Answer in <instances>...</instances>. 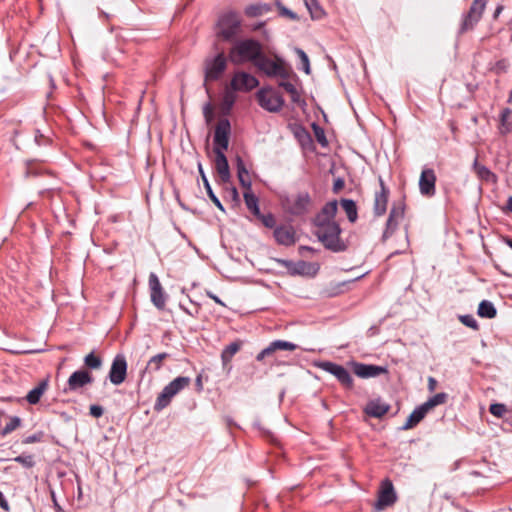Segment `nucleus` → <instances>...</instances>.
<instances>
[{
	"mask_svg": "<svg viewBox=\"0 0 512 512\" xmlns=\"http://www.w3.org/2000/svg\"><path fill=\"white\" fill-rule=\"evenodd\" d=\"M337 212L336 199L322 206V246L333 253H342L348 250L350 242L341 237L342 228L339 220L336 219Z\"/></svg>",
	"mask_w": 512,
	"mask_h": 512,
	"instance_id": "obj_1",
	"label": "nucleus"
},
{
	"mask_svg": "<svg viewBox=\"0 0 512 512\" xmlns=\"http://www.w3.org/2000/svg\"><path fill=\"white\" fill-rule=\"evenodd\" d=\"M231 133V124L227 118L218 121L214 130V153H215V170L223 183H227L231 179L230 168L227 157L224 153L229 146V137Z\"/></svg>",
	"mask_w": 512,
	"mask_h": 512,
	"instance_id": "obj_2",
	"label": "nucleus"
},
{
	"mask_svg": "<svg viewBox=\"0 0 512 512\" xmlns=\"http://www.w3.org/2000/svg\"><path fill=\"white\" fill-rule=\"evenodd\" d=\"M263 54L260 41L253 38L237 40L229 51V58L234 64L255 63Z\"/></svg>",
	"mask_w": 512,
	"mask_h": 512,
	"instance_id": "obj_3",
	"label": "nucleus"
},
{
	"mask_svg": "<svg viewBox=\"0 0 512 512\" xmlns=\"http://www.w3.org/2000/svg\"><path fill=\"white\" fill-rule=\"evenodd\" d=\"M241 25L242 21L238 12L226 11L217 20V36L224 41H231L240 33Z\"/></svg>",
	"mask_w": 512,
	"mask_h": 512,
	"instance_id": "obj_4",
	"label": "nucleus"
},
{
	"mask_svg": "<svg viewBox=\"0 0 512 512\" xmlns=\"http://www.w3.org/2000/svg\"><path fill=\"white\" fill-rule=\"evenodd\" d=\"M191 383L190 377L178 376L169 382L159 393L154 404V410L160 412L168 407L173 399L180 391L188 387Z\"/></svg>",
	"mask_w": 512,
	"mask_h": 512,
	"instance_id": "obj_5",
	"label": "nucleus"
},
{
	"mask_svg": "<svg viewBox=\"0 0 512 512\" xmlns=\"http://www.w3.org/2000/svg\"><path fill=\"white\" fill-rule=\"evenodd\" d=\"M255 67L268 77L288 79L291 74V70L286 67L281 58L277 57L275 60H272L264 53L261 55L257 63H255Z\"/></svg>",
	"mask_w": 512,
	"mask_h": 512,
	"instance_id": "obj_6",
	"label": "nucleus"
},
{
	"mask_svg": "<svg viewBox=\"0 0 512 512\" xmlns=\"http://www.w3.org/2000/svg\"><path fill=\"white\" fill-rule=\"evenodd\" d=\"M487 1L488 0H473L469 10L462 15L458 35H463L476 27L483 16Z\"/></svg>",
	"mask_w": 512,
	"mask_h": 512,
	"instance_id": "obj_7",
	"label": "nucleus"
},
{
	"mask_svg": "<svg viewBox=\"0 0 512 512\" xmlns=\"http://www.w3.org/2000/svg\"><path fill=\"white\" fill-rule=\"evenodd\" d=\"M281 205L286 213L300 216L308 211L311 205V198L307 192H299L296 195L282 197Z\"/></svg>",
	"mask_w": 512,
	"mask_h": 512,
	"instance_id": "obj_8",
	"label": "nucleus"
},
{
	"mask_svg": "<svg viewBox=\"0 0 512 512\" xmlns=\"http://www.w3.org/2000/svg\"><path fill=\"white\" fill-rule=\"evenodd\" d=\"M258 104L268 112H279L283 105V97L274 89L263 87L256 93Z\"/></svg>",
	"mask_w": 512,
	"mask_h": 512,
	"instance_id": "obj_9",
	"label": "nucleus"
},
{
	"mask_svg": "<svg viewBox=\"0 0 512 512\" xmlns=\"http://www.w3.org/2000/svg\"><path fill=\"white\" fill-rule=\"evenodd\" d=\"M227 68V58L223 52L204 61V78L206 82H214L221 78Z\"/></svg>",
	"mask_w": 512,
	"mask_h": 512,
	"instance_id": "obj_10",
	"label": "nucleus"
},
{
	"mask_svg": "<svg viewBox=\"0 0 512 512\" xmlns=\"http://www.w3.org/2000/svg\"><path fill=\"white\" fill-rule=\"evenodd\" d=\"M406 204L404 198L398 201H395L392 204V207L389 212L388 219L386 221L385 229L382 234V241H386L390 238L393 233L396 231L399 221L402 220L405 216Z\"/></svg>",
	"mask_w": 512,
	"mask_h": 512,
	"instance_id": "obj_11",
	"label": "nucleus"
},
{
	"mask_svg": "<svg viewBox=\"0 0 512 512\" xmlns=\"http://www.w3.org/2000/svg\"><path fill=\"white\" fill-rule=\"evenodd\" d=\"M398 497L394 489V485L389 478H385L381 481L378 490L377 501L374 504L376 511H382L386 507L394 505Z\"/></svg>",
	"mask_w": 512,
	"mask_h": 512,
	"instance_id": "obj_12",
	"label": "nucleus"
},
{
	"mask_svg": "<svg viewBox=\"0 0 512 512\" xmlns=\"http://www.w3.org/2000/svg\"><path fill=\"white\" fill-rule=\"evenodd\" d=\"M322 370L333 375L345 389L353 388V378L344 366L330 361H322Z\"/></svg>",
	"mask_w": 512,
	"mask_h": 512,
	"instance_id": "obj_13",
	"label": "nucleus"
},
{
	"mask_svg": "<svg viewBox=\"0 0 512 512\" xmlns=\"http://www.w3.org/2000/svg\"><path fill=\"white\" fill-rule=\"evenodd\" d=\"M349 364L353 373L363 379L378 377L382 374H388L389 372L386 366L366 364L357 361H351Z\"/></svg>",
	"mask_w": 512,
	"mask_h": 512,
	"instance_id": "obj_14",
	"label": "nucleus"
},
{
	"mask_svg": "<svg viewBox=\"0 0 512 512\" xmlns=\"http://www.w3.org/2000/svg\"><path fill=\"white\" fill-rule=\"evenodd\" d=\"M230 86L233 91L249 92L259 86V81L250 73L239 71L234 73Z\"/></svg>",
	"mask_w": 512,
	"mask_h": 512,
	"instance_id": "obj_15",
	"label": "nucleus"
},
{
	"mask_svg": "<svg viewBox=\"0 0 512 512\" xmlns=\"http://www.w3.org/2000/svg\"><path fill=\"white\" fill-rule=\"evenodd\" d=\"M127 361L123 354H117L112 361L108 378L113 385L122 384L127 376Z\"/></svg>",
	"mask_w": 512,
	"mask_h": 512,
	"instance_id": "obj_16",
	"label": "nucleus"
},
{
	"mask_svg": "<svg viewBox=\"0 0 512 512\" xmlns=\"http://www.w3.org/2000/svg\"><path fill=\"white\" fill-rule=\"evenodd\" d=\"M148 283L151 302L158 310H163L166 305L167 296L162 288L158 276L153 272L150 273Z\"/></svg>",
	"mask_w": 512,
	"mask_h": 512,
	"instance_id": "obj_17",
	"label": "nucleus"
},
{
	"mask_svg": "<svg viewBox=\"0 0 512 512\" xmlns=\"http://www.w3.org/2000/svg\"><path fill=\"white\" fill-rule=\"evenodd\" d=\"M436 174L431 168H423L419 178V191L422 196L431 198L436 194Z\"/></svg>",
	"mask_w": 512,
	"mask_h": 512,
	"instance_id": "obj_18",
	"label": "nucleus"
},
{
	"mask_svg": "<svg viewBox=\"0 0 512 512\" xmlns=\"http://www.w3.org/2000/svg\"><path fill=\"white\" fill-rule=\"evenodd\" d=\"M94 378L92 374L87 370H77L73 372L67 380L64 392H74L83 388L86 385L93 383Z\"/></svg>",
	"mask_w": 512,
	"mask_h": 512,
	"instance_id": "obj_19",
	"label": "nucleus"
},
{
	"mask_svg": "<svg viewBox=\"0 0 512 512\" xmlns=\"http://www.w3.org/2000/svg\"><path fill=\"white\" fill-rule=\"evenodd\" d=\"M380 190L375 192L374 196V205H373V213L375 216L380 217L383 216L387 211V204L390 195V190L386 186L383 178L379 176L378 178Z\"/></svg>",
	"mask_w": 512,
	"mask_h": 512,
	"instance_id": "obj_20",
	"label": "nucleus"
},
{
	"mask_svg": "<svg viewBox=\"0 0 512 512\" xmlns=\"http://www.w3.org/2000/svg\"><path fill=\"white\" fill-rule=\"evenodd\" d=\"M273 237L278 245L292 246L297 241L296 231L291 225H278L273 231Z\"/></svg>",
	"mask_w": 512,
	"mask_h": 512,
	"instance_id": "obj_21",
	"label": "nucleus"
},
{
	"mask_svg": "<svg viewBox=\"0 0 512 512\" xmlns=\"http://www.w3.org/2000/svg\"><path fill=\"white\" fill-rule=\"evenodd\" d=\"M291 275H315V265L303 260L294 262L291 260H280Z\"/></svg>",
	"mask_w": 512,
	"mask_h": 512,
	"instance_id": "obj_22",
	"label": "nucleus"
},
{
	"mask_svg": "<svg viewBox=\"0 0 512 512\" xmlns=\"http://www.w3.org/2000/svg\"><path fill=\"white\" fill-rule=\"evenodd\" d=\"M296 348L297 346L292 342L285 340H275L257 354L256 360L262 361L265 357L272 355L278 350L294 351Z\"/></svg>",
	"mask_w": 512,
	"mask_h": 512,
	"instance_id": "obj_23",
	"label": "nucleus"
},
{
	"mask_svg": "<svg viewBox=\"0 0 512 512\" xmlns=\"http://www.w3.org/2000/svg\"><path fill=\"white\" fill-rule=\"evenodd\" d=\"M428 412L429 410L426 408V406H424L423 403L417 406L408 416L405 424L401 429L408 430L414 428L425 418Z\"/></svg>",
	"mask_w": 512,
	"mask_h": 512,
	"instance_id": "obj_24",
	"label": "nucleus"
},
{
	"mask_svg": "<svg viewBox=\"0 0 512 512\" xmlns=\"http://www.w3.org/2000/svg\"><path fill=\"white\" fill-rule=\"evenodd\" d=\"M48 389V380H42L40 381L36 387H34L32 390L28 392V394L25 397V400L30 405H36L39 403L41 397Z\"/></svg>",
	"mask_w": 512,
	"mask_h": 512,
	"instance_id": "obj_25",
	"label": "nucleus"
},
{
	"mask_svg": "<svg viewBox=\"0 0 512 512\" xmlns=\"http://www.w3.org/2000/svg\"><path fill=\"white\" fill-rule=\"evenodd\" d=\"M472 170L481 181L495 182L497 179L496 175L487 166L478 162L477 157L472 164Z\"/></svg>",
	"mask_w": 512,
	"mask_h": 512,
	"instance_id": "obj_26",
	"label": "nucleus"
},
{
	"mask_svg": "<svg viewBox=\"0 0 512 512\" xmlns=\"http://www.w3.org/2000/svg\"><path fill=\"white\" fill-rule=\"evenodd\" d=\"M236 169H237V177H238L240 185L242 187H244L245 189L250 190L251 179L249 176V172L246 168V165H245L243 159L240 156L236 157Z\"/></svg>",
	"mask_w": 512,
	"mask_h": 512,
	"instance_id": "obj_27",
	"label": "nucleus"
},
{
	"mask_svg": "<svg viewBox=\"0 0 512 512\" xmlns=\"http://www.w3.org/2000/svg\"><path fill=\"white\" fill-rule=\"evenodd\" d=\"M363 276H360V277H357L356 279L354 280H349V281H342V282H338L336 284H330L329 286H327L323 291L322 293L327 296V297H335V296H338L342 293H344L348 288H349V285L362 278Z\"/></svg>",
	"mask_w": 512,
	"mask_h": 512,
	"instance_id": "obj_28",
	"label": "nucleus"
},
{
	"mask_svg": "<svg viewBox=\"0 0 512 512\" xmlns=\"http://www.w3.org/2000/svg\"><path fill=\"white\" fill-rule=\"evenodd\" d=\"M340 205L344 210L347 219L350 223H355L358 220V207L354 200L348 198H342Z\"/></svg>",
	"mask_w": 512,
	"mask_h": 512,
	"instance_id": "obj_29",
	"label": "nucleus"
},
{
	"mask_svg": "<svg viewBox=\"0 0 512 512\" xmlns=\"http://www.w3.org/2000/svg\"><path fill=\"white\" fill-rule=\"evenodd\" d=\"M198 170H199V173H200V176H201V179L203 181V185L206 189V192H207V195L209 197V199L213 202V204L221 211H225L221 201L219 200V198L215 195V193L213 192L212 190V187L209 183V180L207 179L206 175H205V172L203 170V167H202V164L201 163H198Z\"/></svg>",
	"mask_w": 512,
	"mask_h": 512,
	"instance_id": "obj_30",
	"label": "nucleus"
},
{
	"mask_svg": "<svg viewBox=\"0 0 512 512\" xmlns=\"http://www.w3.org/2000/svg\"><path fill=\"white\" fill-rule=\"evenodd\" d=\"M389 405L379 401H371L365 408V413L370 417L381 418L389 411Z\"/></svg>",
	"mask_w": 512,
	"mask_h": 512,
	"instance_id": "obj_31",
	"label": "nucleus"
},
{
	"mask_svg": "<svg viewBox=\"0 0 512 512\" xmlns=\"http://www.w3.org/2000/svg\"><path fill=\"white\" fill-rule=\"evenodd\" d=\"M168 358H170V354L167 352L158 353L152 356L148 360L145 370L150 373L158 372L163 367L164 361Z\"/></svg>",
	"mask_w": 512,
	"mask_h": 512,
	"instance_id": "obj_32",
	"label": "nucleus"
},
{
	"mask_svg": "<svg viewBox=\"0 0 512 512\" xmlns=\"http://www.w3.org/2000/svg\"><path fill=\"white\" fill-rule=\"evenodd\" d=\"M247 209L256 217L260 216V207L258 197L250 190L246 189L243 194Z\"/></svg>",
	"mask_w": 512,
	"mask_h": 512,
	"instance_id": "obj_33",
	"label": "nucleus"
},
{
	"mask_svg": "<svg viewBox=\"0 0 512 512\" xmlns=\"http://www.w3.org/2000/svg\"><path fill=\"white\" fill-rule=\"evenodd\" d=\"M242 341L236 340L231 342L229 345L225 346V348L221 352V361L223 365L228 364L234 355L241 349Z\"/></svg>",
	"mask_w": 512,
	"mask_h": 512,
	"instance_id": "obj_34",
	"label": "nucleus"
},
{
	"mask_svg": "<svg viewBox=\"0 0 512 512\" xmlns=\"http://www.w3.org/2000/svg\"><path fill=\"white\" fill-rule=\"evenodd\" d=\"M477 314L481 318L492 319L497 315V309L489 300H482L478 305Z\"/></svg>",
	"mask_w": 512,
	"mask_h": 512,
	"instance_id": "obj_35",
	"label": "nucleus"
},
{
	"mask_svg": "<svg viewBox=\"0 0 512 512\" xmlns=\"http://www.w3.org/2000/svg\"><path fill=\"white\" fill-rule=\"evenodd\" d=\"M271 9L269 4L266 3H255L248 5L244 13L247 17L253 18V17H259L264 15L265 13L269 12Z\"/></svg>",
	"mask_w": 512,
	"mask_h": 512,
	"instance_id": "obj_36",
	"label": "nucleus"
},
{
	"mask_svg": "<svg viewBox=\"0 0 512 512\" xmlns=\"http://www.w3.org/2000/svg\"><path fill=\"white\" fill-rule=\"evenodd\" d=\"M279 86L282 87L290 95L291 101L293 103H301V96L293 83L286 81V79H282V81L279 83Z\"/></svg>",
	"mask_w": 512,
	"mask_h": 512,
	"instance_id": "obj_37",
	"label": "nucleus"
},
{
	"mask_svg": "<svg viewBox=\"0 0 512 512\" xmlns=\"http://www.w3.org/2000/svg\"><path fill=\"white\" fill-rule=\"evenodd\" d=\"M22 424V419L19 416H11L9 417V421L5 424V426L0 430V434L2 437H6L11 434L13 431L18 429Z\"/></svg>",
	"mask_w": 512,
	"mask_h": 512,
	"instance_id": "obj_38",
	"label": "nucleus"
},
{
	"mask_svg": "<svg viewBox=\"0 0 512 512\" xmlns=\"http://www.w3.org/2000/svg\"><path fill=\"white\" fill-rule=\"evenodd\" d=\"M448 400V394L445 392H440L430 397L426 402H424V406L430 411L434 407L438 405L445 404Z\"/></svg>",
	"mask_w": 512,
	"mask_h": 512,
	"instance_id": "obj_39",
	"label": "nucleus"
},
{
	"mask_svg": "<svg viewBox=\"0 0 512 512\" xmlns=\"http://www.w3.org/2000/svg\"><path fill=\"white\" fill-rule=\"evenodd\" d=\"M102 358L95 354L94 351L87 354L84 358V365L89 369H100L102 366Z\"/></svg>",
	"mask_w": 512,
	"mask_h": 512,
	"instance_id": "obj_40",
	"label": "nucleus"
},
{
	"mask_svg": "<svg viewBox=\"0 0 512 512\" xmlns=\"http://www.w3.org/2000/svg\"><path fill=\"white\" fill-rule=\"evenodd\" d=\"M13 460L25 469H32L36 465L35 456L33 454L22 453Z\"/></svg>",
	"mask_w": 512,
	"mask_h": 512,
	"instance_id": "obj_41",
	"label": "nucleus"
},
{
	"mask_svg": "<svg viewBox=\"0 0 512 512\" xmlns=\"http://www.w3.org/2000/svg\"><path fill=\"white\" fill-rule=\"evenodd\" d=\"M489 412L497 417V418H503L505 420L508 413L511 412V410L507 409V406L503 403H492L489 406Z\"/></svg>",
	"mask_w": 512,
	"mask_h": 512,
	"instance_id": "obj_42",
	"label": "nucleus"
},
{
	"mask_svg": "<svg viewBox=\"0 0 512 512\" xmlns=\"http://www.w3.org/2000/svg\"><path fill=\"white\" fill-rule=\"evenodd\" d=\"M295 51H296L297 55L299 56V60H300V62L298 64V69L303 70L306 74H309L310 73V64H309L308 56L302 49L296 48Z\"/></svg>",
	"mask_w": 512,
	"mask_h": 512,
	"instance_id": "obj_43",
	"label": "nucleus"
},
{
	"mask_svg": "<svg viewBox=\"0 0 512 512\" xmlns=\"http://www.w3.org/2000/svg\"><path fill=\"white\" fill-rule=\"evenodd\" d=\"M258 220L261 221V223L266 227L270 229H275L277 227L276 225V218L272 213L262 214L260 212V216H256Z\"/></svg>",
	"mask_w": 512,
	"mask_h": 512,
	"instance_id": "obj_44",
	"label": "nucleus"
},
{
	"mask_svg": "<svg viewBox=\"0 0 512 512\" xmlns=\"http://www.w3.org/2000/svg\"><path fill=\"white\" fill-rule=\"evenodd\" d=\"M459 320L463 325H465L473 330L479 329V324H478L477 320L471 314L460 315Z\"/></svg>",
	"mask_w": 512,
	"mask_h": 512,
	"instance_id": "obj_45",
	"label": "nucleus"
},
{
	"mask_svg": "<svg viewBox=\"0 0 512 512\" xmlns=\"http://www.w3.org/2000/svg\"><path fill=\"white\" fill-rule=\"evenodd\" d=\"M235 101H236V96L233 93V91L227 90L223 95V101H222L223 107L227 113L232 109V107L235 104Z\"/></svg>",
	"mask_w": 512,
	"mask_h": 512,
	"instance_id": "obj_46",
	"label": "nucleus"
},
{
	"mask_svg": "<svg viewBox=\"0 0 512 512\" xmlns=\"http://www.w3.org/2000/svg\"><path fill=\"white\" fill-rule=\"evenodd\" d=\"M44 438V432L38 431L32 435H29L22 439L23 444H33V443H39L42 442Z\"/></svg>",
	"mask_w": 512,
	"mask_h": 512,
	"instance_id": "obj_47",
	"label": "nucleus"
},
{
	"mask_svg": "<svg viewBox=\"0 0 512 512\" xmlns=\"http://www.w3.org/2000/svg\"><path fill=\"white\" fill-rule=\"evenodd\" d=\"M26 164H27V166H26V171H25V177L38 176L43 173L41 169H37L35 167V165H36L35 160L27 161Z\"/></svg>",
	"mask_w": 512,
	"mask_h": 512,
	"instance_id": "obj_48",
	"label": "nucleus"
},
{
	"mask_svg": "<svg viewBox=\"0 0 512 512\" xmlns=\"http://www.w3.org/2000/svg\"><path fill=\"white\" fill-rule=\"evenodd\" d=\"M323 167H328L329 174H335V163L332 160V157L325 155L324 153H322V168Z\"/></svg>",
	"mask_w": 512,
	"mask_h": 512,
	"instance_id": "obj_49",
	"label": "nucleus"
},
{
	"mask_svg": "<svg viewBox=\"0 0 512 512\" xmlns=\"http://www.w3.org/2000/svg\"><path fill=\"white\" fill-rule=\"evenodd\" d=\"M306 6L310 11L311 17L316 19L319 17L320 6L317 0H310V2L306 1Z\"/></svg>",
	"mask_w": 512,
	"mask_h": 512,
	"instance_id": "obj_50",
	"label": "nucleus"
},
{
	"mask_svg": "<svg viewBox=\"0 0 512 512\" xmlns=\"http://www.w3.org/2000/svg\"><path fill=\"white\" fill-rule=\"evenodd\" d=\"M507 68H508L507 60L500 59L490 68V70L494 71L496 74H501V73L506 72Z\"/></svg>",
	"mask_w": 512,
	"mask_h": 512,
	"instance_id": "obj_51",
	"label": "nucleus"
},
{
	"mask_svg": "<svg viewBox=\"0 0 512 512\" xmlns=\"http://www.w3.org/2000/svg\"><path fill=\"white\" fill-rule=\"evenodd\" d=\"M345 187V180L343 177L338 176L334 179L332 191L334 194H338Z\"/></svg>",
	"mask_w": 512,
	"mask_h": 512,
	"instance_id": "obj_52",
	"label": "nucleus"
},
{
	"mask_svg": "<svg viewBox=\"0 0 512 512\" xmlns=\"http://www.w3.org/2000/svg\"><path fill=\"white\" fill-rule=\"evenodd\" d=\"M35 142L38 146H46L50 143V139L43 135L40 130H36L35 132Z\"/></svg>",
	"mask_w": 512,
	"mask_h": 512,
	"instance_id": "obj_53",
	"label": "nucleus"
},
{
	"mask_svg": "<svg viewBox=\"0 0 512 512\" xmlns=\"http://www.w3.org/2000/svg\"><path fill=\"white\" fill-rule=\"evenodd\" d=\"M203 115H204L205 121L207 123H210L213 120L214 113H213V108H212V105L210 102H208L204 105Z\"/></svg>",
	"mask_w": 512,
	"mask_h": 512,
	"instance_id": "obj_54",
	"label": "nucleus"
},
{
	"mask_svg": "<svg viewBox=\"0 0 512 512\" xmlns=\"http://www.w3.org/2000/svg\"><path fill=\"white\" fill-rule=\"evenodd\" d=\"M228 194L231 201L234 202L235 205L240 204V196L236 187L232 186L231 188H229Z\"/></svg>",
	"mask_w": 512,
	"mask_h": 512,
	"instance_id": "obj_55",
	"label": "nucleus"
},
{
	"mask_svg": "<svg viewBox=\"0 0 512 512\" xmlns=\"http://www.w3.org/2000/svg\"><path fill=\"white\" fill-rule=\"evenodd\" d=\"M89 410H90V415L95 418L101 417L104 413L103 407L100 405H96V404L91 405Z\"/></svg>",
	"mask_w": 512,
	"mask_h": 512,
	"instance_id": "obj_56",
	"label": "nucleus"
},
{
	"mask_svg": "<svg viewBox=\"0 0 512 512\" xmlns=\"http://www.w3.org/2000/svg\"><path fill=\"white\" fill-rule=\"evenodd\" d=\"M313 224L315 225V227L318 228L317 230L314 231V235L320 240V213H317L314 216Z\"/></svg>",
	"mask_w": 512,
	"mask_h": 512,
	"instance_id": "obj_57",
	"label": "nucleus"
},
{
	"mask_svg": "<svg viewBox=\"0 0 512 512\" xmlns=\"http://www.w3.org/2000/svg\"><path fill=\"white\" fill-rule=\"evenodd\" d=\"M312 129L314 132V136L318 142H320V137H322V134H320V124L317 122L312 123Z\"/></svg>",
	"mask_w": 512,
	"mask_h": 512,
	"instance_id": "obj_58",
	"label": "nucleus"
},
{
	"mask_svg": "<svg viewBox=\"0 0 512 512\" xmlns=\"http://www.w3.org/2000/svg\"><path fill=\"white\" fill-rule=\"evenodd\" d=\"M312 129L314 132V136L318 142H320V137H322V134H320V124L317 122L312 123Z\"/></svg>",
	"mask_w": 512,
	"mask_h": 512,
	"instance_id": "obj_59",
	"label": "nucleus"
},
{
	"mask_svg": "<svg viewBox=\"0 0 512 512\" xmlns=\"http://www.w3.org/2000/svg\"><path fill=\"white\" fill-rule=\"evenodd\" d=\"M0 507L5 511H9V509H10L9 503L1 491H0Z\"/></svg>",
	"mask_w": 512,
	"mask_h": 512,
	"instance_id": "obj_60",
	"label": "nucleus"
},
{
	"mask_svg": "<svg viewBox=\"0 0 512 512\" xmlns=\"http://www.w3.org/2000/svg\"><path fill=\"white\" fill-rule=\"evenodd\" d=\"M437 383V380L434 377L430 376L428 378V390L430 392H433L436 389Z\"/></svg>",
	"mask_w": 512,
	"mask_h": 512,
	"instance_id": "obj_61",
	"label": "nucleus"
},
{
	"mask_svg": "<svg viewBox=\"0 0 512 512\" xmlns=\"http://www.w3.org/2000/svg\"><path fill=\"white\" fill-rule=\"evenodd\" d=\"M281 14L282 15H286V16H288L289 18H291L293 20L297 19V15L294 12H292L291 10H289L288 8H286V7H282L281 8Z\"/></svg>",
	"mask_w": 512,
	"mask_h": 512,
	"instance_id": "obj_62",
	"label": "nucleus"
},
{
	"mask_svg": "<svg viewBox=\"0 0 512 512\" xmlns=\"http://www.w3.org/2000/svg\"><path fill=\"white\" fill-rule=\"evenodd\" d=\"M502 211L506 214L512 213V196H509L507 199V203L505 207L502 208Z\"/></svg>",
	"mask_w": 512,
	"mask_h": 512,
	"instance_id": "obj_63",
	"label": "nucleus"
},
{
	"mask_svg": "<svg viewBox=\"0 0 512 512\" xmlns=\"http://www.w3.org/2000/svg\"><path fill=\"white\" fill-rule=\"evenodd\" d=\"M325 59H326L328 65L331 67V69H333L334 71L337 72V66H336V63L334 62V60L329 55H326Z\"/></svg>",
	"mask_w": 512,
	"mask_h": 512,
	"instance_id": "obj_64",
	"label": "nucleus"
}]
</instances>
